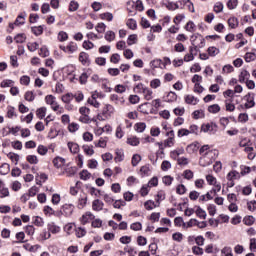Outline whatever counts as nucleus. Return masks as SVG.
<instances>
[{"label":"nucleus","mask_w":256,"mask_h":256,"mask_svg":"<svg viewBox=\"0 0 256 256\" xmlns=\"http://www.w3.org/2000/svg\"><path fill=\"white\" fill-rule=\"evenodd\" d=\"M44 101L46 105H50L52 111H55L57 115H63V113H65V109L59 105L57 98L54 95H46Z\"/></svg>","instance_id":"obj_1"},{"label":"nucleus","mask_w":256,"mask_h":256,"mask_svg":"<svg viewBox=\"0 0 256 256\" xmlns=\"http://www.w3.org/2000/svg\"><path fill=\"white\" fill-rule=\"evenodd\" d=\"M216 152H208L207 154H203L200 156L199 165L200 167H209V165H213V161H215Z\"/></svg>","instance_id":"obj_2"},{"label":"nucleus","mask_w":256,"mask_h":256,"mask_svg":"<svg viewBox=\"0 0 256 256\" xmlns=\"http://www.w3.org/2000/svg\"><path fill=\"white\" fill-rule=\"evenodd\" d=\"M59 49L64 53H67V55H73V53H77L79 46L76 42L71 41L66 46L60 45Z\"/></svg>","instance_id":"obj_3"},{"label":"nucleus","mask_w":256,"mask_h":256,"mask_svg":"<svg viewBox=\"0 0 256 256\" xmlns=\"http://www.w3.org/2000/svg\"><path fill=\"white\" fill-rule=\"evenodd\" d=\"M236 179H241V174L238 171L232 170L228 172L226 175L227 187H235Z\"/></svg>","instance_id":"obj_4"},{"label":"nucleus","mask_w":256,"mask_h":256,"mask_svg":"<svg viewBox=\"0 0 256 256\" xmlns=\"http://www.w3.org/2000/svg\"><path fill=\"white\" fill-rule=\"evenodd\" d=\"M166 137H168L164 140L166 148L169 149L171 147H175V131L173 129H170L169 131L166 132Z\"/></svg>","instance_id":"obj_5"},{"label":"nucleus","mask_w":256,"mask_h":256,"mask_svg":"<svg viewBox=\"0 0 256 256\" xmlns=\"http://www.w3.org/2000/svg\"><path fill=\"white\" fill-rule=\"evenodd\" d=\"M205 179L208 185H212L214 187V193L221 191V183L217 182V178L215 176H213L212 174H207L205 176Z\"/></svg>","instance_id":"obj_6"},{"label":"nucleus","mask_w":256,"mask_h":256,"mask_svg":"<svg viewBox=\"0 0 256 256\" xmlns=\"http://www.w3.org/2000/svg\"><path fill=\"white\" fill-rule=\"evenodd\" d=\"M114 113H115V108L110 104H106L102 109V115L103 117H105V119H111Z\"/></svg>","instance_id":"obj_7"},{"label":"nucleus","mask_w":256,"mask_h":256,"mask_svg":"<svg viewBox=\"0 0 256 256\" xmlns=\"http://www.w3.org/2000/svg\"><path fill=\"white\" fill-rule=\"evenodd\" d=\"M93 219H95V215H93V213L88 211V212H85L79 218V222L81 223V225H87L88 223H91V221H93Z\"/></svg>","instance_id":"obj_8"},{"label":"nucleus","mask_w":256,"mask_h":256,"mask_svg":"<svg viewBox=\"0 0 256 256\" xmlns=\"http://www.w3.org/2000/svg\"><path fill=\"white\" fill-rule=\"evenodd\" d=\"M75 211V206L72 204H64L62 207V213L65 217H71Z\"/></svg>","instance_id":"obj_9"},{"label":"nucleus","mask_w":256,"mask_h":256,"mask_svg":"<svg viewBox=\"0 0 256 256\" xmlns=\"http://www.w3.org/2000/svg\"><path fill=\"white\" fill-rule=\"evenodd\" d=\"M215 129H217V124L213 122L202 124L201 126V131H203V133H213Z\"/></svg>","instance_id":"obj_10"},{"label":"nucleus","mask_w":256,"mask_h":256,"mask_svg":"<svg viewBox=\"0 0 256 256\" xmlns=\"http://www.w3.org/2000/svg\"><path fill=\"white\" fill-rule=\"evenodd\" d=\"M184 154H185V148L178 147L170 152V157L171 159H174V161H177V159H179V156Z\"/></svg>","instance_id":"obj_11"},{"label":"nucleus","mask_w":256,"mask_h":256,"mask_svg":"<svg viewBox=\"0 0 256 256\" xmlns=\"http://www.w3.org/2000/svg\"><path fill=\"white\" fill-rule=\"evenodd\" d=\"M184 101L187 103V105H197V103H199V98L188 94L184 97Z\"/></svg>","instance_id":"obj_12"},{"label":"nucleus","mask_w":256,"mask_h":256,"mask_svg":"<svg viewBox=\"0 0 256 256\" xmlns=\"http://www.w3.org/2000/svg\"><path fill=\"white\" fill-rule=\"evenodd\" d=\"M47 229L50 233H52V235H57V233H60L61 231V227L57 226V224H55L54 222H50L47 225Z\"/></svg>","instance_id":"obj_13"},{"label":"nucleus","mask_w":256,"mask_h":256,"mask_svg":"<svg viewBox=\"0 0 256 256\" xmlns=\"http://www.w3.org/2000/svg\"><path fill=\"white\" fill-rule=\"evenodd\" d=\"M78 60L83 65H89L91 63V60H89V55L87 52H80Z\"/></svg>","instance_id":"obj_14"},{"label":"nucleus","mask_w":256,"mask_h":256,"mask_svg":"<svg viewBox=\"0 0 256 256\" xmlns=\"http://www.w3.org/2000/svg\"><path fill=\"white\" fill-rule=\"evenodd\" d=\"M103 207H105V204L99 199H96L92 202L93 211H103Z\"/></svg>","instance_id":"obj_15"},{"label":"nucleus","mask_w":256,"mask_h":256,"mask_svg":"<svg viewBox=\"0 0 256 256\" xmlns=\"http://www.w3.org/2000/svg\"><path fill=\"white\" fill-rule=\"evenodd\" d=\"M115 155H116L114 157L115 163H121L125 159V153L123 152L122 149H116Z\"/></svg>","instance_id":"obj_16"},{"label":"nucleus","mask_w":256,"mask_h":256,"mask_svg":"<svg viewBox=\"0 0 256 256\" xmlns=\"http://www.w3.org/2000/svg\"><path fill=\"white\" fill-rule=\"evenodd\" d=\"M207 153H217V150L211 149V146L208 144L203 145L199 150V154L202 156L206 155Z\"/></svg>","instance_id":"obj_17"},{"label":"nucleus","mask_w":256,"mask_h":256,"mask_svg":"<svg viewBox=\"0 0 256 256\" xmlns=\"http://www.w3.org/2000/svg\"><path fill=\"white\" fill-rule=\"evenodd\" d=\"M67 147L73 155H76V153H79V144L75 142H68Z\"/></svg>","instance_id":"obj_18"},{"label":"nucleus","mask_w":256,"mask_h":256,"mask_svg":"<svg viewBox=\"0 0 256 256\" xmlns=\"http://www.w3.org/2000/svg\"><path fill=\"white\" fill-rule=\"evenodd\" d=\"M126 143L128 145H131L132 147H137L141 141L139 140V137L137 136H130L127 138Z\"/></svg>","instance_id":"obj_19"},{"label":"nucleus","mask_w":256,"mask_h":256,"mask_svg":"<svg viewBox=\"0 0 256 256\" xmlns=\"http://www.w3.org/2000/svg\"><path fill=\"white\" fill-rule=\"evenodd\" d=\"M147 129V124L145 122H137L134 124V131L136 133H143Z\"/></svg>","instance_id":"obj_20"},{"label":"nucleus","mask_w":256,"mask_h":256,"mask_svg":"<svg viewBox=\"0 0 256 256\" xmlns=\"http://www.w3.org/2000/svg\"><path fill=\"white\" fill-rule=\"evenodd\" d=\"M145 101H151L153 99V90L146 86V89L142 92Z\"/></svg>","instance_id":"obj_21"},{"label":"nucleus","mask_w":256,"mask_h":256,"mask_svg":"<svg viewBox=\"0 0 256 256\" xmlns=\"http://www.w3.org/2000/svg\"><path fill=\"white\" fill-rule=\"evenodd\" d=\"M1 185H3V181H0V199H5L10 195L9 188Z\"/></svg>","instance_id":"obj_22"},{"label":"nucleus","mask_w":256,"mask_h":256,"mask_svg":"<svg viewBox=\"0 0 256 256\" xmlns=\"http://www.w3.org/2000/svg\"><path fill=\"white\" fill-rule=\"evenodd\" d=\"M85 155H87L88 157H93V155H95V150L93 149V146L92 145H84L82 147Z\"/></svg>","instance_id":"obj_23"},{"label":"nucleus","mask_w":256,"mask_h":256,"mask_svg":"<svg viewBox=\"0 0 256 256\" xmlns=\"http://www.w3.org/2000/svg\"><path fill=\"white\" fill-rule=\"evenodd\" d=\"M207 53L210 55V57H217V55H219V53H221V50H219V48H217L215 46H210L207 49Z\"/></svg>","instance_id":"obj_24"},{"label":"nucleus","mask_w":256,"mask_h":256,"mask_svg":"<svg viewBox=\"0 0 256 256\" xmlns=\"http://www.w3.org/2000/svg\"><path fill=\"white\" fill-rule=\"evenodd\" d=\"M250 76H251V74H249V72L247 70H242L238 77L239 82L245 83V81H247V79H249Z\"/></svg>","instance_id":"obj_25"},{"label":"nucleus","mask_w":256,"mask_h":256,"mask_svg":"<svg viewBox=\"0 0 256 256\" xmlns=\"http://www.w3.org/2000/svg\"><path fill=\"white\" fill-rule=\"evenodd\" d=\"M45 115H47V107H40L36 110L38 119H45Z\"/></svg>","instance_id":"obj_26"},{"label":"nucleus","mask_w":256,"mask_h":256,"mask_svg":"<svg viewBox=\"0 0 256 256\" xmlns=\"http://www.w3.org/2000/svg\"><path fill=\"white\" fill-rule=\"evenodd\" d=\"M53 165H54V167H56L57 169H60V167H63V165H65V158L56 157V158L53 160Z\"/></svg>","instance_id":"obj_27"},{"label":"nucleus","mask_w":256,"mask_h":256,"mask_svg":"<svg viewBox=\"0 0 256 256\" xmlns=\"http://www.w3.org/2000/svg\"><path fill=\"white\" fill-rule=\"evenodd\" d=\"M10 171H11V166L8 163H3L0 166V175H8Z\"/></svg>","instance_id":"obj_28"},{"label":"nucleus","mask_w":256,"mask_h":256,"mask_svg":"<svg viewBox=\"0 0 256 256\" xmlns=\"http://www.w3.org/2000/svg\"><path fill=\"white\" fill-rule=\"evenodd\" d=\"M99 18H100L102 21L111 22V21H113V13H111V12L102 13V14L99 15Z\"/></svg>","instance_id":"obj_29"},{"label":"nucleus","mask_w":256,"mask_h":256,"mask_svg":"<svg viewBox=\"0 0 256 256\" xmlns=\"http://www.w3.org/2000/svg\"><path fill=\"white\" fill-rule=\"evenodd\" d=\"M73 99H74L73 93H66V94L62 95V97H61L62 103H66V104L71 103V101H73Z\"/></svg>","instance_id":"obj_30"},{"label":"nucleus","mask_w":256,"mask_h":256,"mask_svg":"<svg viewBox=\"0 0 256 256\" xmlns=\"http://www.w3.org/2000/svg\"><path fill=\"white\" fill-rule=\"evenodd\" d=\"M57 39L60 43H65V41L69 39V34H67L65 31H60L58 33Z\"/></svg>","instance_id":"obj_31"},{"label":"nucleus","mask_w":256,"mask_h":256,"mask_svg":"<svg viewBox=\"0 0 256 256\" xmlns=\"http://www.w3.org/2000/svg\"><path fill=\"white\" fill-rule=\"evenodd\" d=\"M144 207L147 211H153V209H155L157 207V204L155 203V201L153 200H147L144 203Z\"/></svg>","instance_id":"obj_32"},{"label":"nucleus","mask_w":256,"mask_h":256,"mask_svg":"<svg viewBox=\"0 0 256 256\" xmlns=\"http://www.w3.org/2000/svg\"><path fill=\"white\" fill-rule=\"evenodd\" d=\"M244 225H247V227H251V225H255V217L253 216H245L243 218Z\"/></svg>","instance_id":"obj_33"},{"label":"nucleus","mask_w":256,"mask_h":256,"mask_svg":"<svg viewBox=\"0 0 256 256\" xmlns=\"http://www.w3.org/2000/svg\"><path fill=\"white\" fill-rule=\"evenodd\" d=\"M163 65V60L161 59H154L150 62L151 69H159Z\"/></svg>","instance_id":"obj_34"},{"label":"nucleus","mask_w":256,"mask_h":256,"mask_svg":"<svg viewBox=\"0 0 256 256\" xmlns=\"http://www.w3.org/2000/svg\"><path fill=\"white\" fill-rule=\"evenodd\" d=\"M147 89V86L143 83H138L134 86L133 91L134 93H143Z\"/></svg>","instance_id":"obj_35"},{"label":"nucleus","mask_w":256,"mask_h":256,"mask_svg":"<svg viewBox=\"0 0 256 256\" xmlns=\"http://www.w3.org/2000/svg\"><path fill=\"white\" fill-rule=\"evenodd\" d=\"M89 75H91V69H88L86 72L81 74L80 76L81 85H85V83H87V79H89Z\"/></svg>","instance_id":"obj_36"},{"label":"nucleus","mask_w":256,"mask_h":256,"mask_svg":"<svg viewBox=\"0 0 256 256\" xmlns=\"http://www.w3.org/2000/svg\"><path fill=\"white\" fill-rule=\"evenodd\" d=\"M47 153H49V148H47V146L42 145V144L38 145V147H37L38 155L45 156Z\"/></svg>","instance_id":"obj_37"},{"label":"nucleus","mask_w":256,"mask_h":256,"mask_svg":"<svg viewBox=\"0 0 256 256\" xmlns=\"http://www.w3.org/2000/svg\"><path fill=\"white\" fill-rule=\"evenodd\" d=\"M127 28L131 29L132 31H135L137 29V21L133 18H130L126 22Z\"/></svg>","instance_id":"obj_38"},{"label":"nucleus","mask_w":256,"mask_h":256,"mask_svg":"<svg viewBox=\"0 0 256 256\" xmlns=\"http://www.w3.org/2000/svg\"><path fill=\"white\" fill-rule=\"evenodd\" d=\"M8 159H10L12 161V163H14L15 165H17V163H19V159L20 156L19 154H15L13 152H10L7 154Z\"/></svg>","instance_id":"obj_39"},{"label":"nucleus","mask_w":256,"mask_h":256,"mask_svg":"<svg viewBox=\"0 0 256 256\" xmlns=\"http://www.w3.org/2000/svg\"><path fill=\"white\" fill-rule=\"evenodd\" d=\"M88 193L92 196V197H101V190L95 188V187H89L88 188Z\"/></svg>","instance_id":"obj_40"},{"label":"nucleus","mask_w":256,"mask_h":256,"mask_svg":"<svg viewBox=\"0 0 256 256\" xmlns=\"http://www.w3.org/2000/svg\"><path fill=\"white\" fill-rule=\"evenodd\" d=\"M191 227H197V219H190L183 224V229H191Z\"/></svg>","instance_id":"obj_41"},{"label":"nucleus","mask_w":256,"mask_h":256,"mask_svg":"<svg viewBox=\"0 0 256 256\" xmlns=\"http://www.w3.org/2000/svg\"><path fill=\"white\" fill-rule=\"evenodd\" d=\"M150 87L151 89H159L161 87V79L154 78L150 81Z\"/></svg>","instance_id":"obj_42"},{"label":"nucleus","mask_w":256,"mask_h":256,"mask_svg":"<svg viewBox=\"0 0 256 256\" xmlns=\"http://www.w3.org/2000/svg\"><path fill=\"white\" fill-rule=\"evenodd\" d=\"M246 63H251L256 60V54L254 52H247L244 56Z\"/></svg>","instance_id":"obj_43"},{"label":"nucleus","mask_w":256,"mask_h":256,"mask_svg":"<svg viewBox=\"0 0 256 256\" xmlns=\"http://www.w3.org/2000/svg\"><path fill=\"white\" fill-rule=\"evenodd\" d=\"M104 39H106L108 43L115 41V32L108 30L104 35Z\"/></svg>","instance_id":"obj_44"},{"label":"nucleus","mask_w":256,"mask_h":256,"mask_svg":"<svg viewBox=\"0 0 256 256\" xmlns=\"http://www.w3.org/2000/svg\"><path fill=\"white\" fill-rule=\"evenodd\" d=\"M185 29L187 31H189V33H195L197 26L195 25V23L193 21H189L187 22V24L185 25Z\"/></svg>","instance_id":"obj_45"},{"label":"nucleus","mask_w":256,"mask_h":256,"mask_svg":"<svg viewBox=\"0 0 256 256\" xmlns=\"http://www.w3.org/2000/svg\"><path fill=\"white\" fill-rule=\"evenodd\" d=\"M24 99H25V101L32 103V101H35V93H33V91H27L24 94Z\"/></svg>","instance_id":"obj_46"},{"label":"nucleus","mask_w":256,"mask_h":256,"mask_svg":"<svg viewBox=\"0 0 256 256\" xmlns=\"http://www.w3.org/2000/svg\"><path fill=\"white\" fill-rule=\"evenodd\" d=\"M228 25L231 27V29H236V27L239 26V20L235 17H231L228 19Z\"/></svg>","instance_id":"obj_47"},{"label":"nucleus","mask_w":256,"mask_h":256,"mask_svg":"<svg viewBox=\"0 0 256 256\" xmlns=\"http://www.w3.org/2000/svg\"><path fill=\"white\" fill-rule=\"evenodd\" d=\"M226 5L230 11H233V9H237V6L239 5V0H229Z\"/></svg>","instance_id":"obj_48"},{"label":"nucleus","mask_w":256,"mask_h":256,"mask_svg":"<svg viewBox=\"0 0 256 256\" xmlns=\"http://www.w3.org/2000/svg\"><path fill=\"white\" fill-rule=\"evenodd\" d=\"M31 31L36 37H39V35H43V26H33Z\"/></svg>","instance_id":"obj_49"},{"label":"nucleus","mask_w":256,"mask_h":256,"mask_svg":"<svg viewBox=\"0 0 256 256\" xmlns=\"http://www.w3.org/2000/svg\"><path fill=\"white\" fill-rule=\"evenodd\" d=\"M79 175L82 181H89L91 179V173L87 170H82Z\"/></svg>","instance_id":"obj_50"},{"label":"nucleus","mask_w":256,"mask_h":256,"mask_svg":"<svg viewBox=\"0 0 256 256\" xmlns=\"http://www.w3.org/2000/svg\"><path fill=\"white\" fill-rule=\"evenodd\" d=\"M6 117H7L8 119H14V117H17V112H15V108H13V107H8V108H7Z\"/></svg>","instance_id":"obj_51"},{"label":"nucleus","mask_w":256,"mask_h":256,"mask_svg":"<svg viewBox=\"0 0 256 256\" xmlns=\"http://www.w3.org/2000/svg\"><path fill=\"white\" fill-rule=\"evenodd\" d=\"M184 179H187V181H191V179H193V177H195V174L193 173V171L191 170H184L183 174H182Z\"/></svg>","instance_id":"obj_52"},{"label":"nucleus","mask_w":256,"mask_h":256,"mask_svg":"<svg viewBox=\"0 0 256 256\" xmlns=\"http://www.w3.org/2000/svg\"><path fill=\"white\" fill-rule=\"evenodd\" d=\"M166 101L168 103H173L174 101H177V94L173 91H170L166 96Z\"/></svg>","instance_id":"obj_53"},{"label":"nucleus","mask_w":256,"mask_h":256,"mask_svg":"<svg viewBox=\"0 0 256 256\" xmlns=\"http://www.w3.org/2000/svg\"><path fill=\"white\" fill-rule=\"evenodd\" d=\"M106 29H107V25H105V23L103 22H99L95 26V30L97 31V33H105Z\"/></svg>","instance_id":"obj_54"},{"label":"nucleus","mask_w":256,"mask_h":256,"mask_svg":"<svg viewBox=\"0 0 256 256\" xmlns=\"http://www.w3.org/2000/svg\"><path fill=\"white\" fill-rule=\"evenodd\" d=\"M31 83V77L28 75H23L20 78V85H24L25 87H28V85Z\"/></svg>","instance_id":"obj_55"},{"label":"nucleus","mask_w":256,"mask_h":256,"mask_svg":"<svg viewBox=\"0 0 256 256\" xmlns=\"http://www.w3.org/2000/svg\"><path fill=\"white\" fill-rule=\"evenodd\" d=\"M219 111H221V106H219V104H213L208 107L209 113L216 114L219 113Z\"/></svg>","instance_id":"obj_56"},{"label":"nucleus","mask_w":256,"mask_h":256,"mask_svg":"<svg viewBox=\"0 0 256 256\" xmlns=\"http://www.w3.org/2000/svg\"><path fill=\"white\" fill-rule=\"evenodd\" d=\"M87 235V230L83 227L76 228V236L81 239V237H85Z\"/></svg>","instance_id":"obj_57"},{"label":"nucleus","mask_w":256,"mask_h":256,"mask_svg":"<svg viewBox=\"0 0 256 256\" xmlns=\"http://www.w3.org/2000/svg\"><path fill=\"white\" fill-rule=\"evenodd\" d=\"M150 174H151V168L149 167V165H145L140 168V175H142V177H145V175H150Z\"/></svg>","instance_id":"obj_58"},{"label":"nucleus","mask_w":256,"mask_h":256,"mask_svg":"<svg viewBox=\"0 0 256 256\" xmlns=\"http://www.w3.org/2000/svg\"><path fill=\"white\" fill-rule=\"evenodd\" d=\"M13 85H15V82L13 80H3L0 84V87H2V89H5L7 87H12Z\"/></svg>","instance_id":"obj_59"},{"label":"nucleus","mask_w":256,"mask_h":256,"mask_svg":"<svg viewBox=\"0 0 256 256\" xmlns=\"http://www.w3.org/2000/svg\"><path fill=\"white\" fill-rule=\"evenodd\" d=\"M28 47V51H31V53L37 51V49H39V43L37 42H29L27 44Z\"/></svg>","instance_id":"obj_60"},{"label":"nucleus","mask_w":256,"mask_h":256,"mask_svg":"<svg viewBox=\"0 0 256 256\" xmlns=\"http://www.w3.org/2000/svg\"><path fill=\"white\" fill-rule=\"evenodd\" d=\"M38 55L43 58L49 57V49L47 48V46H42L39 50Z\"/></svg>","instance_id":"obj_61"},{"label":"nucleus","mask_w":256,"mask_h":256,"mask_svg":"<svg viewBox=\"0 0 256 256\" xmlns=\"http://www.w3.org/2000/svg\"><path fill=\"white\" fill-rule=\"evenodd\" d=\"M194 185L196 189H204L205 188V180L199 178L194 181Z\"/></svg>","instance_id":"obj_62"},{"label":"nucleus","mask_w":256,"mask_h":256,"mask_svg":"<svg viewBox=\"0 0 256 256\" xmlns=\"http://www.w3.org/2000/svg\"><path fill=\"white\" fill-rule=\"evenodd\" d=\"M95 147H101L102 149H105V147H107V138L101 137L98 143H95Z\"/></svg>","instance_id":"obj_63"},{"label":"nucleus","mask_w":256,"mask_h":256,"mask_svg":"<svg viewBox=\"0 0 256 256\" xmlns=\"http://www.w3.org/2000/svg\"><path fill=\"white\" fill-rule=\"evenodd\" d=\"M135 43H137V35H136V34H132V35H130V36L128 37V39H127V44H128L129 46H131V45H135Z\"/></svg>","instance_id":"obj_64"}]
</instances>
